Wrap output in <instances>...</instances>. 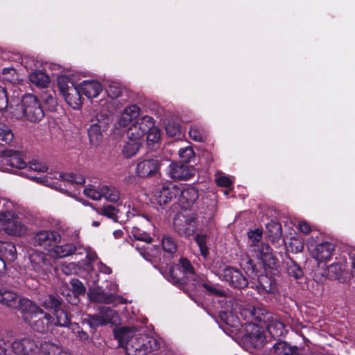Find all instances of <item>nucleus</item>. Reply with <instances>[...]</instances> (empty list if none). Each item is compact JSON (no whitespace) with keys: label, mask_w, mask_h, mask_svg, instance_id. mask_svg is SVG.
I'll use <instances>...</instances> for the list:
<instances>
[{"label":"nucleus","mask_w":355,"mask_h":355,"mask_svg":"<svg viewBox=\"0 0 355 355\" xmlns=\"http://www.w3.org/2000/svg\"><path fill=\"white\" fill-rule=\"evenodd\" d=\"M21 317L24 322L41 334L52 332L55 327H68L71 324L70 317L64 310H58L51 315L32 301L24 302Z\"/></svg>","instance_id":"nucleus-1"},{"label":"nucleus","mask_w":355,"mask_h":355,"mask_svg":"<svg viewBox=\"0 0 355 355\" xmlns=\"http://www.w3.org/2000/svg\"><path fill=\"white\" fill-rule=\"evenodd\" d=\"M114 336L127 355H150L157 351L160 342L153 336L140 334L132 327L114 330Z\"/></svg>","instance_id":"nucleus-2"},{"label":"nucleus","mask_w":355,"mask_h":355,"mask_svg":"<svg viewBox=\"0 0 355 355\" xmlns=\"http://www.w3.org/2000/svg\"><path fill=\"white\" fill-rule=\"evenodd\" d=\"M71 355L62 347L51 343L40 342L36 336H28L14 340L8 355Z\"/></svg>","instance_id":"nucleus-3"},{"label":"nucleus","mask_w":355,"mask_h":355,"mask_svg":"<svg viewBox=\"0 0 355 355\" xmlns=\"http://www.w3.org/2000/svg\"><path fill=\"white\" fill-rule=\"evenodd\" d=\"M3 214H6L0 220V227L8 235L21 236L26 234V227L17 219L14 205L11 202L3 201Z\"/></svg>","instance_id":"nucleus-4"},{"label":"nucleus","mask_w":355,"mask_h":355,"mask_svg":"<svg viewBox=\"0 0 355 355\" xmlns=\"http://www.w3.org/2000/svg\"><path fill=\"white\" fill-rule=\"evenodd\" d=\"M131 234L135 240L132 245L145 259L148 260L149 257H156L158 250L155 246L150 245L152 238L148 234L136 227L132 228Z\"/></svg>","instance_id":"nucleus-5"},{"label":"nucleus","mask_w":355,"mask_h":355,"mask_svg":"<svg viewBox=\"0 0 355 355\" xmlns=\"http://www.w3.org/2000/svg\"><path fill=\"white\" fill-rule=\"evenodd\" d=\"M117 320L118 315L115 311L109 307L101 306L98 313L87 315L83 318V323L88 324L91 329L96 330L99 327L116 323Z\"/></svg>","instance_id":"nucleus-6"},{"label":"nucleus","mask_w":355,"mask_h":355,"mask_svg":"<svg viewBox=\"0 0 355 355\" xmlns=\"http://www.w3.org/2000/svg\"><path fill=\"white\" fill-rule=\"evenodd\" d=\"M154 125V119L149 116H144L137 121L130 127L127 132L128 138L137 140L143 143L144 136L148 130Z\"/></svg>","instance_id":"nucleus-7"},{"label":"nucleus","mask_w":355,"mask_h":355,"mask_svg":"<svg viewBox=\"0 0 355 355\" xmlns=\"http://www.w3.org/2000/svg\"><path fill=\"white\" fill-rule=\"evenodd\" d=\"M24 107L26 119L32 122H37L44 117V112L36 96L27 94L24 96Z\"/></svg>","instance_id":"nucleus-8"},{"label":"nucleus","mask_w":355,"mask_h":355,"mask_svg":"<svg viewBox=\"0 0 355 355\" xmlns=\"http://www.w3.org/2000/svg\"><path fill=\"white\" fill-rule=\"evenodd\" d=\"M109 122V117L102 114L97 115L95 119L92 120V124L88 129V137L92 145L99 144L103 137L102 132L107 128Z\"/></svg>","instance_id":"nucleus-9"},{"label":"nucleus","mask_w":355,"mask_h":355,"mask_svg":"<svg viewBox=\"0 0 355 355\" xmlns=\"http://www.w3.org/2000/svg\"><path fill=\"white\" fill-rule=\"evenodd\" d=\"M30 269L36 272L37 276L45 275L51 268L50 259L40 251H33L30 255Z\"/></svg>","instance_id":"nucleus-10"},{"label":"nucleus","mask_w":355,"mask_h":355,"mask_svg":"<svg viewBox=\"0 0 355 355\" xmlns=\"http://www.w3.org/2000/svg\"><path fill=\"white\" fill-rule=\"evenodd\" d=\"M239 314L245 320H254L265 324L272 315L268 312L263 305L240 307Z\"/></svg>","instance_id":"nucleus-11"},{"label":"nucleus","mask_w":355,"mask_h":355,"mask_svg":"<svg viewBox=\"0 0 355 355\" xmlns=\"http://www.w3.org/2000/svg\"><path fill=\"white\" fill-rule=\"evenodd\" d=\"M173 224L175 230L180 235L189 236L193 234L196 229V222L193 217L178 214L174 219Z\"/></svg>","instance_id":"nucleus-12"},{"label":"nucleus","mask_w":355,"mask_h":355,"mask_svg":"<svg viewBox=\"0 0 355 355\" xmlns=\"http://www.w3.org/2000/svg\"><path fill=\"white\" fill-rule=\"evenodd\" d=\"M221 280L225 281L230 286L236 288H243L248 284V281L244 275L238 269L227 266L223 268Z\"/></svg>","instance_id":"nucleus-13"},{"label":"nucleus","mask_w":355,"mask_h":355,"mask_svg":"<svg viewBox=\"0 0 355 355\" xmlns=\"http://www.w3.org/2000/svg\"><path fill=\"white\" fill-rule=\"evenodd\" d=\"M311 257L318 262H327L331 259L335 251L334 245L329 241H324L315 245L309 244Z\"/></svg>","instance_id":"nucleus-14"},{"label":"nucleus","mask_w":355,"mask_h":355,"mask_svg":"<svg viewBox=\"0 0 355 355\" xmlns=\"http://www.w3.org/2000/svg\"><path fill=\"white\" fill-rule=\"evenodd\" d=\"M60 240L61 236L58 232L41 230L35 232L31 242L35 246H41L49 250L53 244L58 243Z\"/></svg>","instance_id":"nucleus-15"},{"label":"nucleus","mask_w":355,"mask_h":355,"mask_svg":"<svg viewBox=\"0 0 355 355\" xmlns=\"http://www.w3.org/2000/svg\"><path fill=\"white\" fill-rule=\"evenodd\" d=\"M252 256L259 260L265 266L274 268L277 263V259L272 254V248L266 243H262L252 249H250Z\"/></svg>","instance_id":"nucleus-16"},{"label":"nucleus","mask_w":355,"mask_h":355,"mask_svg":"<svg viewBox=\"0 0 355 355\" xmlns=\"http://www.w3.org/2000/svg\"><path fill=\"white\" fill-rule=\"evenodd\" d=\"M244 340L254 348L262 346L265 336L261 327L253 322H250L246 326V334Z\"/></svg>","instance_id":"nucleus-17"},{"label":"nucleus","mask_w":355,"mask_h":355,"mask_svg":"<svg viewBox=\"0 0 355 355\" xmlns=\"http://www.w3.org/2000/svg\"><path fill=\"white\" fill-rule=\"evenodd\" d=\"M30 301L26 298H19L14 291L7 289H0V302L12 309H18L21 314L24 311V302Z\"/></svg>","instance_id":"nucleus-18"},{"label":"nucleus","mask_w":355,"mask_h":355,"mask_svg":"<svg viewBox=\"0 0 355 355\" xmlns=\"http://www.w3.org/2000/svg\"><path fill=\"white\" fill-rule=\"evenodd\" d=\"M159 168V161L156 159L149 158L139 159L136 172L141 178H148L154 175Z\"/></svg>","instance_id":"nucleus-19"},{"label":"nucleus","mask_w":355,"mask_h":355,"mask_svg":"<svg viewBox=\"0 0 355 355\" xmlns=\"http://www.w3.org/2000/svg\"><path fill=\"white\" fill-rule=\"evenodd\" d=\"M167 173L172 179L186 180L194 175V169L186 164L171 163Z\"/></svg>","instance_id":"nucleus-20"},{"label":"nucleus","mask_w":355,"mask_h":355,"mask_svg":"<svg viewBox=\"0 0 355 355\" xmlns=\"http://www.w3.org/2000/svg\"><path fill=\"white\" fill-rule=\"evenodd\" d=\"M178 202L187 208L193 204L198 198V192L191 187L178 186Z\"/></svg>","instance_id":"nucleus-21"},{"label":"nucleus","mask_w":355,"mask_h":355,"mask_svg":"<svg viewBox=\"0 0 355 355\" xmlns=\"http://www.w3.org/2000/svg\"><path fill=\"white\" fill-rule=\"evenodd\" d=\"M80 250L81 247L80 245H76L73 243H66L64 245H56L51 248L49 249V254L51 257L61 259L70 256L76 251H80L78 253L82 254L83 252Z\"/></svg>","instance_id":"nucleus-22"},{"label":"nucleus","mask_w":355,"mask_h":355,"mask_svg":"<svg viewBox=\"0 0 355 355\" xmlns=\"http://www.w3.org/2000/svg\"><path fill=\"white\" fill-rule=\"evenodd\" d=\"M347 263L345 257L336 259V261L329 265L325 270V275L331 280L340 279L344 271L347 270Z\"/></svg>","instance_id":"nucleus-23"},{"label":"nucleus","mask_w":355,"mask_h":355,"mask_svg":"<svg viewBox=\"0 0 355 355\" xmlns=\"http://www.w3.org/2000/svg\"><path fill=\"white\" fill-rule=\"evenodd\" d=\"M140 112V107L137 105H131L127 107L121 114L117 124L121 128L127 127L132 121L137 119Z\"/></svg>","instance_id":"nucleus-24"},{"label":"nucleus","mask_w":355,"mask_h":355,"mask_svg":"<svg viewBox=\"0 0 355 355\" xmlns=\"http://www.w3.org/2000/svg\"><path fill=\"white\" fill-rule=\"evenodd\" d=\"M268 333L274 338H277L286 335L287 330L285 325L280 322L276 315L273 314L269 318V320L264 324Z\"/></svg>","instance_id":"nucleus-25"},{"label":"nucleus","mask_w":355,"mask_h":355,"mask_svg":"<svg viewBox=\"0 0 355 355\" xmlns=\"http://www.w3.org/2000/svg\"><path fill=\"white\" fill-rule=\"evenodd\" d=\"M6 164L11 168L21 169L26 167V162L23 159L19 152L13 150L4 151ZM12 172V170H10Z\"/></svg>","instance_id":"nucleus-26"},{"label":"nucleus","mask_w":355,"mask_h":355,"mask_svg":"<svg viewBox=\"0 0 355 355\" xmlns=\"http://www.w3.org/2000/svg\"><path fill=\"white\" fill-rule=\"evenodd\" d=\"M78 87L80 92L85 94L88 98H93L98 96L102 92L103 87L101 84L96 80H85L82 82Z\"/></svg>","instance_id":"nucleus-27"},{"label":"nucleus","mask_w":355,"mask_h":355,"mask_svg":"<svg viewBox=\"0 0 355 355\" xmlns=\"http://www.w3.org/2000/svg\"><path fill=\"white\" fill-rule=\"evenodd\" d=\"M88 296L92 302L104 304L113 303L118 298L113 293H108L100 288H94L90 290Z\"/></svg>","instance_id":"nucleus-28"},{"label":"nucleus","mask_w":355,"mask_h":355,"mask_svg":"<svg viewBox=\"0 0 355 355\" xmlns=\"http://www.w3.org/2000/svg\"><path fill=\"white\" fill-rule=\"evenodd\" d=\"M165 278L173 284H184L189 282V278L183 272L182 268L177 263L173 266L168 272L164 274Z\"/></svg>","instance_id":"nucleus-29"},{"label":"nucleus","mask_w":355,"mask_h":355,"mask_svg":"<svg viewBox=\"0 0 355 355\" xmlns=\"http://www.w3.org/2000/svg\"><path fill=\"white\" fill-rule=\"evenodd\" d=\"M178 186L173 185L171 187L163 188L157 197V201L160 205H166L171 201L178 202Z\"/></svg>","instance_id":"nucleus-30"},{"label":"nucleus","mask_w":355,"mask_h":355,"mask_svg":"<svg viewBox=\"0 0 355 355\" xmlns=\"http://www.w3.org/2000/svg\"><path fill=\"white\" fill-rule=\"evenodd\" d=\"M0 257L6 261H13L17 258L15 245L11 242L0 241Z\"/></svg>","instance_id":"nucleus-31"},{"label":"nucleus","mask_w":355,"mask_h":355,"mask_svg":"<svg viewBox=\"0 0 355 355\" xmlns=\"http://www.w3.org/2000/svg\"><path fill=\"white\" fill-rule=\"evenodd\" d=\"M80 90L78 87H71L70 92L62 95L67 103L73 109L77 110L81 105Z\"/></svg>","instance_id":"nucleus-32"},{"label":"nucleus","mask_w":355,"mask_h":355,"mask_svg":"<svg viewBox=\"0 0 355 355\" xmlns=\"http://www.w3.org/2000/svg\"><path fill=\"white\" fill-rule=\"evenodd\" d=\"M30 81L38 87H46L49 83V77L40 71L32 72L29 75Z\"/></svg>","instance_id":"nucleus-33"},{"label":"nucleus","mask_w":355,"mask_h":355,"mask_svg":"<svg viewBox=\"0 0 355 355\" xmlns=\"http://www.w3.org/2000/svg\"><path fill=\"white\" fill-rule=\"evenodd\" d=\"M141 144L142 142L141 141H139L137 140L135 141V139L133 140L128 138V141L125 142L123 148V154L127 158H130L135 156L137 153L140 147L141 146Z\"/></svg>","instance_id":"nucleus-34"},{"label":"nucleus","mask_w":355,"mask_h":355,"mask_svg":"<svg viewBox=\"0 0 355 355\" xmlns=\"http://www.w3.org/2000/svg\"><path fill=\"white\" fill-rule=\"evenodd\" d=\"M9 112L11 116L16 119H26L24 107V96L19 101L18 100L14 101V104H11L9 107Z\"/></svg>","instance_id":"nucleus-35"},{"label":"nucleus","mask_w":355,"mask_h":355,"mask_svg":"<svg viewBox=\"0 0 355 355\" xmlns=\"http://www.w3.org/2000/svg\"><path fill=\"white\" fill-rule=\"evenodd\" d=\"M41 305L47 310H53V313L58 310H62L60 308L61 301L53 295L45 296L42 300Z\"/></svg>","instance_id":"nucleus-36"},{"label":"nucleus","mask_w":355,"mask_h":355,"mask_svg":"<svg viewBox=\"0 0 355 355\" xmlns=\"http://www.w3.org/2000/svg\"><path fill=\"white\" fill-rule=\"evenodd\" d=\"M273 347L277 355H300L296 347H291L286 342H279Z\"/></svg>","instance_id":"nucleus-37"},{"label":"nucleus","mask_w":355,"mask_h":355,"mask_svg":"<svg viewBox=\"0 0 355 355\" xmlns=\"http://www.w3.org/2000/svg\"><path fill=\"white\" fill-rule=\"evenodd\" d=\"M102 197L107 200L115 202L118 201L120 197V193L118 189L114 187L103 185L101 187Z\"/></svg>","instance_id":"nucleus-38"},{"label":"nucleus","mask_w":355,"mask_h":355,"mask_svg":"<svg viewBox=\"0 0 355 355\" xmlns=\"http://www.w3.org/2000/svg\"><path fill=\"white\" fill-rule=\"evenodd\" d=\"M57 82L62 95L69 92L71 87H77L75 86L73 81L66 76H59Z\"/></svg>","instance_id":"nucleus-39"},{"label":"nucleus","mask_w":355,"mask_h":355,"mask_svg":"<svg viewBox=\"0 0 355 355\" xmlns=\"http://www.w3.org/2000/svg\"><path fill=\"white\" fill-rule=\"evenodd\" d=\"M286 269L288 275L295 279H299L304 275L302 269L293 260H289L286 262Z\"/></svg>","instance_id":"nucleus-40"},{"label":"nucleus","mask_w":355,"mask_h":355,"mask_svg":"<svg viewBox=\"0 0 355 355\" xmlns=\"http://www.w3.org/2000/svg\"><path fill=\"white\" fill-rule=\"evenodd\" d=\"M178 264L182 268L183 272H184L189 280H195L196 275L194 272V268L187 259L180 258Z\"/></svg>","instance_id":"nucleus-41"},{"label":"nucleus","mask_w":355,"mask_h":355,"mask_svg":"<svg viewBox=\"0 0 355 355\" xmlns=\"http://www.w3.org/2000/svg\"><path fill=\"white\" fill-rule=\"evenodd\" d=\"M259 283L261 288L266 293H274L276 291L275 282L268 276H261L259 279Z\"/></svg>","instance_id":"nucleus-42"},{"label":"nucleus","mask_w":355,"mask_h":355,"mask_svg":"<svg viewBox=\"0 0 355 355\" xmlns=\"http://www.w3.org/2000/svg\"><path fill=\"white\" fill-rule=\"evenodd\" d=\"M59 178L61 180L71 184H83L85 182V178L83 175L74 173H60Z\"/></svg>","instance_id":"nucleus-43"},{"label":"nucleus","mask_w":355,"mask_h":355,"mask_svg":"<svg viewBox=\"0 0 355 355\" xmlns=\"http://www.w3.org/2000/svg\"><path fill=\"white\" fill-rule=\"evenodd\" d=\"M13 137L10 128L7 125L0 123V141L10 144L13 140Z\"/></svg>","instance_id":"nucleus-44"},{"label":"nucleus","mask_w":355,"mask_h":355,"mask_svg":"<svg viewBox=\"0 0 355 355\" xmlns=\"http://www.w3.org/2000/svg\"><path fill=\"white\" fill-rule=\"evenodd\" d=\"M101 214L117 222L120 218V211L112 205L103 206L101 209Z\"/></svg>","instance_id":"nucleus-45"},{"label":"nucleus","mask_w":355,"mask_h":355,"mask_svg":"<svg viewBox=\"0 0 355 355\" xmlns=\"http://www.w3.org/2000/svg\"><path fill=\"white\" fill-rule=\"evenodd\" d=\"M248 237L249 240V247L250 249L258 245V243L262 239V231L259 229H256L254 230L250 231L248 233Z\"/></svg>","instance_id":"nucleus-46"},{"label":"nucleus","mask_w":355,"mask_h":355,"mask_svg":"<svg viewBox=\"0 0 355 355\" xmlns=\"http://www.w3.org/2000/svg\"><path fill=\"white\" fill-rule=\"evenodd\" d=\"M163 250L170 254L174 253L177 249V245L174 239L170 236H164L162 239Z\"/></svg>","instance_id":"nucleus-47"},{"label":"nucleus","mask_w":355,"mask_h":355,"mask_svg":"<svg viewBox=\"0 0 355 355\" xmlns=\"http://www.w3.org/2000/svg\"><path fill=\"white\" fill-rule=\"evenodd\" d=\"M189 137L195 141H202L204 138V129L199 125H193L189 130Z\"/></svg>","instance_id":"nucleus-48"},{"label":"nucleus","mask_w":355,"mask_h":355,"mask_svg":"<svg viewBox=\"0 0 355 355\" xmlns=\"http://www.w3.org/2000/svg\"><path fill=\"white\" fill-rule=\"evenodd\" d=\"M180 159L184 162H189L195 156V153L191 146L182 148L178 151Z\"/></svg>","instance_id":"nucleus-49"},{"label":"nucleus","mask_w":355,"mask_h":355,"mask_svg":"<svg viewBox=\"0 0 355 355\" xmlns=\"http://www.w3.org/2000/svg\"><path fill=\"white\" fill-rule=\"evenodd\" d=\"M84 194L88 198L94 200H98L102 198L101 187L96 189L94 186H88L84 189Z\"/></svg>","instance_id":"nucleus-50"},{"label":"nucleus","mask_w":355,"mask_h":355,"mask_svg":"<svg viewBox=\"0 0 355 355\" xmlns=\"http://www.w3.org/2000/svg\"><path fill=\"white\" fill-rule=\"evenodd\" d=\"M107 96L112 99L117 98L121 95V87L116 83H110L106 89Z\"/></svg>","instance_id":"nucleus-51"},{"label":"nucleus","mask_w":355,"mask_h":355,"mask_svg":"<svg viewBox=\"0 0 355 355\" xmlns=\"http://www.w3.org/2000/svg\"><path fill=\"white\" fill-rule=\"evenodd\" d=\"M199 286L204 288L209 293L215 295L217 296L225 295V291L223 289L218 288L209 283H198Z\"/></svg>","instance_id":"nucleus-52"},{"label":"nucleus","mask_w":355,"mask_h":355,"mask_svg":"<svg viewBox=\"0 0 355 355\" xmlns=\"http://www.w3.org/2000/svg\"><path fill=\"white\" fill-rule=\"evenodd\" d=\"M166 132L169 137H175L180 135V125L175 121H168L166 125Z\"/></svg>","instance_id":"nucleus-53"},{"label":"nucleus","mask_w":355,"mask_h":355,"mask_svg":"<svg viewBox=\"0 0 355 355\" xmlns=\"http://www.w3.org/2000/svg\"><path fill=\"white\" fill-rule=\"evenodd\" d=\"M42 100L49 110L53 111L55 109L57 105V101L52 94L45 92L42 95Z\"/></svg>","instance_id":"nucleus-54"},{"label":"nucleus","mask_w":355,"mask_h":355,"mask_svg":"<svg viewBox=\"0 0 355 355\" xmlns=\"http://www.w3.org/2000/svg\"><path fill=\"white\" fill-rule=\"evenodd\" d=\"M146 140L148 143H157L160 138L159 130L155 127V125L147 132Z\"/></svg>","instance_id":"nucleus-55"},{"label":"nucleus","mask_w":355,"mask_h":355,"mask_svg":"<svg viewBox=\"0 0 355 355\" xmlns=\"http://www.w3.org/2000/svg\"><path fill=\"white\" fill-rule=\"evenodd\" d=\"M267 229L271 233L270 236H273L275 239H279L282 236L281 225L276 222H272L267 225Z\"/></svg>","instance_id":"nucleus-56"},{"label":"nucleus","mask_w":355,"mask_h":355,"mask_svg":"<svg viewBox=\"0 0 355 355\" xmlns=\"http://www.w3.org/2000/svg\"><path fill=\"white\" fill-rule=\"evenodd\" d=\"M70 284L73 291L76 295L83 294L85 292V288L83 283L77 279H73L71 280Z\"/></svg>","instance_id":"nucleus-57"},{"label":"nucleus","mask_w":355,"mask_h":355,"mask_svg":"<svg viewBox=\"0 0 355 355\" xmlns=\"http://www.w3.org/2000/svg\"><path fill=\"white\" fill-rule=\"evenodd\" d=\"M223 266V263L219 260L214 261L211 266L210 269L213 273L217 275L220 279H222L223 277V270L222 267Z\"/></svg>","instance_id":"nucleus-58"},{"label":"nucleus","mask_w":355,"mask_h":355,"mask_svg":"<svg viewBox=\"0 0 355 355\" xmlns=\"http://www.w3.org/2000/svg\"><path fill=\"white\" fill-rule=\"evenodd\" d=\"M28 168L32 171L40 173L46 172L48 168L45 164L37 161H33L30 162Z\"/></svg>","instance_id":"nucleus-59"},{"label":"nucleus","mask_w":355,"mask_h":355,"mask_svg":"<svg viewBox=\"0 0 355 355\" xmlns=\"http://www.w3.org/2000/svg\"><path fill=\"white\" fill-rule=\"evenodd\" d=\"M8 106V101L6 90L0 86V111L4 110Z\"/></svg>","instance_id":"nucleus-60"},{"label":"nucleus","mask_w":355,"mask_h":355,"mask_svg":"<svg viewBox=\"0 0 355 355\" xmlns=\"http://www.w3.org/2000/svg\"><path fill=\"white\" fill-rule=\"evenodd\" d=\"M216 184L220 187H228L232 184V180L227 176H217L216 178Z\"/></svg>","instance_id":"nucleus-61"},{"label":"nucleus","mask_w":355,"mask_h":355,"mask_svg":"<svg viewBox=\"0 0 355 355\" xmlns=\"http://www.w3.org/2000/svg\"><path fill=\"white\" fill-rule=\"evenodd\" d=\"M216 211V203L215 202H211L210 208H209V213L208 214L207 218L208 221L207 223V225L209 227H211L214 225V221L212 220L214 217V212Z\"/></svg>","instance_id":"nucleus-62"},{"label":"nucleus","mask_w":355,"mask_h":355,"mask_svg":"<svg viewBox=\"0 0 355 355\" xmlns=\"http://www.w3.org/2000/svg\"><path fill=\"white\" fill-rule=\"evenodd\" d=\"M61 269L64 274L69 275L76 272V265L73 263L63 264Z\"/></svg>","instance_id":"nucleus-63"},{"label":"nucleus","mask_w":355,"mask_h":355,"mask_svg":"<svg viewBox=\"0 0 355 355\" xmlns=\"http://www.w3.org/2000/svg\"><path fill=\"white\" fill-rule=\"evenodd\" d=\"M291 245L292 247V251L295 253L302 252L304 248L302 243L298 239H293L291 243Z\"/></svg>","instance_id":"nucleus-64"}]
</instances>
